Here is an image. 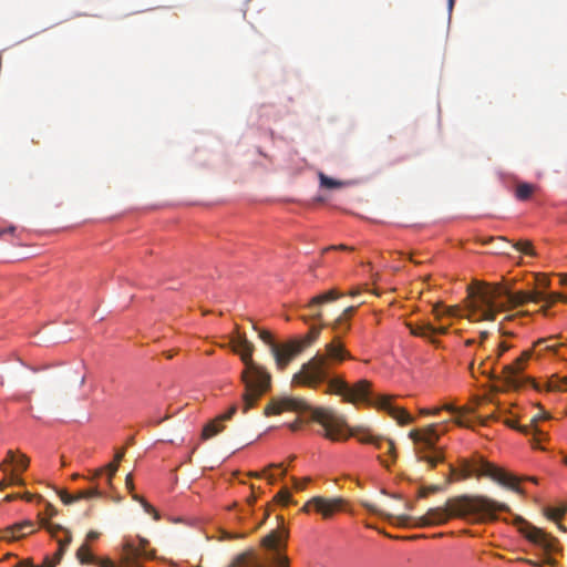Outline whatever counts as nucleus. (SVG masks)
<instances>
[{"label": "nucleus", "mask_w": 567, "mask_h": 567, "mask_svg": "<svg viewBox=\"0 0 567 567\" xmlns=\"http://www.w3.org/2000/svg\"><path fill=\"white\" fill-rule=\"evenodd\" d=\"M231 344L233 350L240 354V359L245 363V370L241 374L245 392L241 399L243 412L247 413L261 395L270 390L271 375L264 367L252 360L254 344L245 334L237 333L231 339Z\"/></svg>", "instance_id": "nucleus-5"}, {"label": "nucleus", "mask_w": 567, "mask_h": 567, "mask_svg": "<svg viewBox=\"0 0 567 567\" xmlns=\"http://www.w3.org/2000/svg\"><path fill=\"white\" fill-rule=\"evenodd\" d=\"M351 328V324L349 321H344L339 330V332L341 333L342 338H344V336L348 333V331L350 330ZM342 341H344V339H342Z\"/></svg>", "instance_id": "nucleus-48"}, {"label": "nucleus", "mask_w": 567, "mask_h": 567, "mask_svg": "<svg viewBox=\"0 0 567 567\" xmlns=\"http://www.w3.org/2000/svg\"><path fill=\"white\" fill-rule=\"evenodd\" d=\"M440 411H441L440 408H435V409H421L420 413L423 414V415H437L440 413Z\"/></svg>", "instance_id": "nucleus-46"}, {"label": "nucleus", "mask_w": 567, "mask_h": 567, "mask_svg": "<svg viewBox=\"0 0 567 567\" xmlns=\"http://www.w3.org/2000/svg\"><path fill=\"white\" fill-rule=\"evenodd\" d=\"M42 526L49 532L51 537L58 543V539H62L63 537H60L59 534L63 533L65 535V532L68 530L63 526L59 524H49V523H42Z\"/></svg>", "instance_id": "nucleus-27"}, {"label": "nucleus", "mask_w": 567, "mask_h": 567, "mask_svg": "<svg viewBox=\"0 0 567 567\" xmlns=\"http://www.w3.org/2000/svg\"><path fill=\"white\" fill-rule=\"evenodd\" d=\"M99 533L95 532V530H90L87 534H86V540L87 542H92V540H95L97 537H99Z\"/></svg>", "instance_id": "nucleus-54"}, {"label": "nucleus", "mask_w": 567, "mask_h": 567, "mask_svg": "<svg viewBox=\"0 0 567 567\" xmlns=\"http://www.w3.org/2000/svg\"><path fill=\"white\" fill-rule=\"evenodd\" d=\"M371 383L367 380L358 381L353 386L349 385L348 402L355 403L358 401H370Z\"/></svg>", "instance_id": "nucleus-17"}, {"label": "nucleus", "mask_w": 567, "mask_h": 567, "mask_svg": "<svg viewBox=\"0 0 567 567\" xmlns=\"http://www.w3.org/2000/svg\"><path fill=\"white\" fill-rule=\"evenodd\" d=\"M292 481H293L295 488L302 491L306 487V485L308 484V482H310V477H305L302 481H300L296 477H292Z\"/></svg>", "instance_id": "nucleus-42"}, {"label": "nucleus", "mask_w": 567, "mask_h": 567, "mask_svg": "<svg viewBox=\"0 0 567 567\" xmlns=\"http://www.w3.org/2000/svg\"><path fill=\"white\" fill-rule=\"evenodd\" d=\"M332 249H338V250H352L353 248L352 247H349L347 245H338V246H329L327 248L323 249V252L326 251H329V250H332Z\"/></svg>", "instance_id": "nucleus-47"}, {"label": "nucleus", "mask_w": 567, "mask_h": 567, "mask_svg": "<svg viewBox=\"0 0 567 567\" xmlns=\"http://www.w3.org/2000/svg\"><path fill=\"white\" fill-rule=\"evenodd\" d=\"M564 383H565L564 385H555V388L567 391V378L564 379Z\"/></svg>", "instance_id": "nucleus-62"}, {"label": "nucleus", "mask_w": 567, "mask_h": 567, "mask_svg": "<svg viewBox=\"0 0 567 567\" xmlns=\"http://www.w3.org/2000/svg\"><path fill=\"white\" fill-rule=\"evenodd\" d=\"M343 293L337 288H332L322 293L312 297L306 305V308L310 311L309 318L313 320H322V307L327 303L338 300Z\"/></svg>", "instance_id": "nucleus-12"}, {"label": "nucleus", "mask_w": 567, "mask_h": 567, "mask_svg": "<svg viewBox=\"0 0 567 567\" xmlns=\"http://www.w3.org/2000/svg\"><path fill=\"white\" fill-rule=\"evenodd\" d=\"M357 310V307L355 306H349L347 307L342 312L341 315H339L331 323H329L328 326L331 328L333 334L331 337V339H334L336 337H339L340 340H342V336L341 333L339 332L342 323L344 321H349L350 318L353 316V313L355 312ZM342 343H346L344 341H341Z\"/></svg>", "instance_id": "nucleus-19"}, {"label": "nucleus", "mask_w": 567, "mask_h": 567, "mask_svg": "<svg viewBox=\"0 0 567 567\" xmlns=\"http://www.w3.org/2000/svg\"><path fill=\"white\" fill-rule=\"evenodd\" d=\"M29 458L21 454L19 457L17 456L14 465V470L11 473H16L20 476V472H24L29 466Z\"/></svg>", "instance_id": "nucleus-30"}, {"label": "nucleus", "mask_w": 567, "mask_h": 567, "mask_svg": "<svg viewBox=\"0 0 567 567\" xmlns=\"http://www.w3.org/2000/svg\"><path fill=\"white\" fill-rule=\"evenodd\" d=\"M447 327H434L432 326V330H429V341L435 346H439V341L433 338L434 334H445L447 333Z\"/></svg>", "instance_id": "nucleus-34"}, {"label": "nucleus", "mask_w": 567, "mask_h": 567, "mask_svg": "<svg viewBox=\"0 0 567 567\" xmlns=\"http://www.w3.org/2000/svg\"><path fill=\"white\" fill-rule=\"evenodd\" d=\"M447 430L445 423H433L422 429H413L409 433V437L419 445H423L416 451L417 460L426 462L434 468L444 458L441 450L435 445L440 436Z\"/></svg>", "instance_id": "nucleus-7"}, {"label": "nucleus", "mask_w": 567, "mask_h": 567, "mask_svg": "<svg viewBox=\"0 0 567 567\" xmlns=\"http://www.w3.org/2000/svg\"><path fill=\"white\" fill-rule=\"evenodd\" d=\"M237 410V404H233L225 413L220 414L215 420L207 423L203 429L202 437L204 440H208L220 433L224 430L223 422L230 420L236 414Z\"/></svg>", "instance_id": "nucleus-14"}, {"label": "nucleus", "mask_w": 567, "mask_h": 567, "mask_svg": "<svg viewBox=\"0 0 567 567\" xmlns=\"http://www.w3.org/2000/svg\"><path fill=\"white\" fill-rule=\"evenodd\" d=\"M441 410H446L450 412H456V409L453 405L446 404L443 408H440Z\"/></svg>", "instance_id": "nucleus-61"}, {"label": "nucleus", "mask_w": 567, "mask_h": 567, "mask_svg": "<svg viewBox=\"0 0 567 567\" xmlns=\"http://www.w3.org/2000/svg\"><path fill=\"white\" fill-rule=\"evenodd\" d=\"M289 429H290L291 431H298V430L300 429V423H299V421H295V422L290 423V424H289Z\"/></svg>", "instance_id": "nucleus-59"}, {"label": "nucleus", "mask_w": 567, "mask_h": 567, "mask_svg": "<svg viewBox=\"0 0 567 567\" xmlns=\"http://www.w3.org/2000/svg\"><path fill=\"white\" fill-rule=\"evenodd\" d=\"M16 231V227L14 226H9L7 228H0V238L4 235V234H14Z\"/></svg>", "instance_id": "nucleus-53"}, {"label": "nucleus", "mask_w": 567, "mask_h": 567, "mask_svg": "<svg viewBox=\"0 0 567 567\" xmlns=\"http://www.w3.org/2000/svg\"><path fill=\"white\" fill-rule=\"evenodd\" d=\"M488 336H489L488 331H482V332L480 333V339H478V341H477V343H478V346H480V347H483V344H484V342L487 340Z\"/></svg>", "instance_id": "nucleus-51"}, {"label": "nucleus", "mask_w": 567, "mask_h": 567, "mask_svg": "<svg viewBox=\"0 0 567 567\" xmlns=\"http://www.w3.org/2000/svg\"><path fill=\"white\" fill-rule=\"evenodd\" d=\"M344 504L343 498H326L321 496H315L309 499L301 511L309 513L311 509L321 514L323 518H330L336 512L340 511Z\"/></svg>", "instance_id": "nucleus-10"}, {"label": "nucleus", "mask_w": 567, "mask_h": 567, "mask_svg": "<svg viewBox=\"0 0 567 567\" xmlns=\"http://www.w3.org/2000/svg\"><path fill=\"white\" fill-rule=\"evenodd\" d=\"M511 344L503 341L497 344L495 361H497L506 351L511 349Z\"/></svg>", "instance_id": "nucleus-40"}, {"label": "nucleus", "mask_w": 567, "mask_h": 567, "mask_svg": "<svg viewBox=\"0 0 567 567\" xmlns=\"http://www.w3.org/2000/svg\"><path fill=\"white\" fill-rule=\"evenodd\" d=\"M59 495H60V498H61V501L63 502V504H65V505H70V504H72V503H74V498H73V495H72V494H69V493H68V492H65V491H61V492L59 493Z\"/></svg>", "instance_id": "nucleus-43"}, {"label": "nucleus", "mask_w": 567, "mask_h": 567, "mask_svg": "<svg viewBox=\"0 0 567 567\" xmlns=\"http://www.w3.org/2000/svg\"><path fill=\"white\" fill-rule=\"evenodd\" d=\"M270 352L275 359L277 369L285 370L287 365L302 352V349L295 339H291L285 343L272 346Z\"/></svg>", "instance_id": "nucleus-11"}, {"label": "nucleus", "mask_w": 567, "mask_h": 567, "mask_svg": "<svg viewBox=\"0 0 567 567\" xmlns=\"http://www.w3.org/2000/svg\"><path fill=\"white\" fill-rule=\"evenodd\" d=\"M102 492L97 487H91L87 489H82L73 494L74 502H78L80 499H89L93 497H101Z\"/></svg>", "instance_id": "nucleus-24"}, {"label": "nucleus", "mask_w": 567, "mask_h": 567, "mask_svg": "<svg viewBox=\"0 0 567 567\" xmlns=\"http://www.w3.org/2000/svg\"><path fill=\"white\" fill-rule=\"evenodd\" d=\"M365 507L380 516L385 517L392 524L398 526H431L446 523L451 517L475 516L480 520L495 519L496 512H508L509 507L504 503H498L486 496L463 495L446 501L442 507L430 508L423 516L413 517L410 515H391L377 508V506L367 504Z\"/></svg>", "instance_id": "nucleus-2"}, {"label": "nucleus", "mask_w": 567, "mask_h": 567, "mask_svg": "<svg viewBox=\"0 0 567 567\" xmlns=\"http://www.w3.org/2000/svg\"><path fill=\"white\" fill-rule=\"evenodd\" d=\"M47 512L50 517L56 514V509L49 503L47 504Z\"/></svg>", "instance_id": "nucleus-57"}, {"label": "nucleus", "mask_w": 567, "mask_h": 567, "mask_svg": "<svg viewBox=\"0 0 567 567\" xmlns=\"http://www.w3.org/2000/svg\"><path fill=\"white\" fill-rule=\"evenodd\" d=\"M455 423L460 426L470 427V424L463 417H457L455 420Z\"/></svg>", "instance_id": "nucleus-58"}, {"label": "nucleus", "mask_w": 567, "mask_h": 567, "mask_svg": "<svg viewBox=\"0 0 567 567\" xmlns=\"http://www.w3.org/2000/svg\"><path fill=\"white\" fill-rule=\"evenodd\" d=\"M288 530L278 528L266 535L261 545L268 550V560L274 567H289V558L285 554L287 547ZM254 567H267L264 564H255Z\"/></svg>", "instance_id": "nucleus-8"}, {"label": "nucleus", "mask_w": 567, "mask_h": 567, "mask_svg": "<svg viewBox=\"0 0 567 567\" xmlns=\"http://www.w3.org/2000/svg\"><path fill=\"white\" fill-rule=\"evenodd\" d=\"M379 406L385 410L401 425L410 424L414 421L413 416L404 409L393 405L388 396L380 398Z\"/></svg>", "instance_id": "nucleus-15"}, {"label": "nucleus", "mask_w": 567, "mask_h": 567, "mask_svg": "<svg viewBox=\"0 0 567 567\" xmlns=\"http://www.w3.org/2000/svg\"><path fill=\"white\" fill-rule=\"evenodd\" d=\"M125 485H126V488L130 491V492H133L134 489V483H133V475L130 473L126 475V478H125Z\"/></svg>", "instance_id": "nucleus-50"}, {"label": "nucleus", "mask_w": 567, "mask_h": 567, "mask_svg": "<svg viewBox=\"0 0 567 567\" xmlns=\"http://www.w3.org/2000/svg\"><path fill=\"white\" fill-rule=\"evenodd\" d=\"M75 381L78 382V386L82 388L84 382H85V377L84 375H80V377L76 378Z\"/></svg>", "instance_id": "nucleus-60"}, {"label": "nucleus", "mask_w": 567, "mask_h": 567, "mask_svg": "<svg viewBox=\"0 0 567 567\" xmlns=\"http://www.w3.org/2000/svg\"><path fill=\"white\" fill-rule=\"evenodd\" d=\"M34 532V524L31 520H23L20 523H16L11 526L6 527L1 533V538L14 540L20 537L27 536Z\"/></svg>", "instance_id": "nucleus-16"}, {"label": "nucleus", "mask_w": 567, "mask_h": 567, "mask_svg": "<svg viewBox=\"0 0 567 567\" xmlns=\"http://www.w3.org/2000/svg\"><path fill=\"white\" fill-rule=\"evenodd\" d=\"M291 494L287 488L281 489L275 496V499L284 505H287L290 502Z\"/></svg>", "instance_id": "nucleus-36"}, {"label": "nucleus", "mask_w": 567, "mask_h": 567, "mask_svg": "<svg viewBox=\"0 0 567 567\" xmlns=\"http://www.w3.org/2000/svg\"><path fill=\"white\" fill-rule=\"evenodd\" d=\"M322 326H312L310 327L309 331L300 339H295L299 346H301L302 351L310 347L312 343H315L320 333H321Z\"/></svg>", "instance_id": "nucleus-20"}, {"label": "nucleus", "mask_w": 567, "mask_h": 567, "mask_svg": "<svg viewBox=\"0 0 567 567\" xmlns=\"http://www.w3.org/2000/svg\"><path fill=\"white\" fill-rule=\"evenodd\" d=\"M532 354L533 350H526L522 352V354L513 363L503 367V379L509 386L516 388L519 385L518 375L525 369V365L530 359Z\"/></svg>", "instance_id": "nucleus-13"}, {"label": "nucleus", "mask_w": 567, "mask_h": 567, "mask_svg": "<svg viewBox=\"0 0 567 567\" xmlns=\"http://www.w3.org/2000/svg\"><path fill=\"white\" fill-rule=\"evenodd\" d=\"M560 277H561V282L564 285H567V275H561Z\"/></svg>", "instance_id": "nucleus-64"}, {"label": "nucleus", "mask_w": 567, "mask_h": 567, "mask_svg": "<svg viewBox=\"0 0 567 567\" xmlns=\"http://www.w3.org/2000/svg\"><path fill=\"white\" fill-rule=\"evenodd\" d=\"M539 295H542V299H540V302H545L547 305V307L554 305L555 302L559 301V300H563L564 297L558 293V292H550V293H545L543 291H538Z\"/></svg>", "instance_id": "nucleus-31"}, {"label": "nucleus", "mask_w": 567, "mask_h": 567, "mask_svg": "<svg viewBox=\"0 0 567 567\" xmlns=\"http://www.w3.org/2000/svg\"><path fill=\"white\" fill-rule=\"evenodd\" d=\"M506 424L512 427V429H516L518 431H520L522 433H525V434H528L532 429H533V425L532 424H527V425H517L516 422L514 421H507Z\"/></svg>", "instance_id": "nucleus-38"}, {"label": "nucleus", "mask_w": 567, "mask_h": 567, "mask_svg": "<svg viewBox=\"0 0 567 567\" xmlns=\"http://www.w3.org/2000/svg\"><path fill=\"white\" fill-rule=\"evenodd\" d=\"M133 498L135 501L140 502L142 504V506H143V508L145 509V512L148 513V514H152L154 519H158L159 518V515H158L157 511L150 503H147L143 497L134 494Z\"/></svg>", "instance_id": "nucleus-32"}, {"label": "nucleus", "mask_w": 567, "mask_h": 567, "mask_svg": "<svg viewBox=\"0 0 567 567\" xmlns=\"http://www.w3.org/2000/svg\"><path fill=\"white\" fill-rule=\"evenodd\" d=\"M512 247L515 248L517 251L525 254L527 256L536 255L533 244L529 240H519V241L513 244Z\"/></svg>", "instance_id": "nucleus-26"}, {"label": "nucleus", "mask_w": 567, "mask_h": 567, "mask_svg": "<svg viewBox=\"0 0 567 567\" xmlns=\"http://www.w3.org/2000/svg\"><path fill=\"white\" fill-rule=\"evenodd\" d=\"M22 495L20 494H8L6 497H4V501L6 502H12L14 499H18V498H21Z\"/></svg>", "instance_id": "nucleus-56"}, {"label": "nucleus", "mask_w": 567, "mask_h": 567, "mask_svg": "<svg viewBox=\"0 0 567 567\" xmlns=\"http://www.w3.org/2000/svg\"><path fill=\"white\" fill-rule=\"evenodd\" d=\"M124 455H125V450H124V449H121V450H118V451L115 453V455H114V460H113V461H115L116 463H118V464H120V462L123 460Z\"/></svg>", "instance_id": "nucleus-52"}, {"label": "nucleus", "mask_w": 567, "mask_h": 567, "mask_svg": "<svg viewBox=\"0 0 567 567\" xmlns=\"http://www.w3.org/2000/svg\"><path fill=\"white\" fill-rule=\"evenodd\" d=\"M99 567H114V564L110 559H102L99 561Z\"/></svg>", "instance_id": "nucleus-55"}, {"label": "nucleus", "mask_w": 567, "mask_h": 567, "mask_svg": "<svg viewBox=\"0 0 567 567\" xmlns=\"http://www.w3.org/2000/svg\"><path fill=\"white\" fill-rule=\"evenodd\" d=\"M470 296L472 301L466 317L472 321H494L498 312L525 305L528 301L540 302L543 298L538 291L512 293L501 285L481 287Z\"/></svg>", "instance_id": "nucleus-4"}, {"label": "nucleus", "mask_w": 567, "mask_h": 567, "mask_svg": "<svg viewBox=\"0 0 567 567\" xmlns=\"http://www.w3.org/2000/svg\"><path fill=\"white\" fill-rule=\"evenodd\" d=\"M16 458H17L16 453L13 451L9 450L7 452V456H6L4 461L0 464V470L6 473L7 472L6 466L9 464L13 465L16 463Z\"/></svg>", "instance_id": "nucleus-35"}, {"label": "nucleus", "mask_w": 567, "mask_h": 567, "mask_svg": "<svg viewBox=\"0 0 567 567\" xmlns=\"http://www.w3.org/2000/svg\"><path fill=\"white\" fill-rule=\"evenodd\" d=\"M9 485H24V481L16 473H10L8 477L0 482V491Z\"/></svg>", "instance_id": "nucleus-29"}, {"label": "nucleus", "mask_w": 567, "mask_h": 567, "mask_svg": "<svg viewBox=\"0 0 567 567\" xmlns=\"http://www.w3.org/2000/svg\"><path fill=\"white\" fill-rule=\"evenodd\" d=\"M353 359L346 343H342L340 338L336 337L330 339L321 351H318L307 362L302 363L300 370L292 375L291 383L310 389L327 383V392L341 395L348 402L349 384L342 378H331V374L336 367Z\"/></svg>", "instance_id": "nucleus-3"}, {"label": "nucleus", "mask_w": 567, "mask_h": 567, "mask_svg": "<svg viewBox=\"0 0 567 567\" xmlns=\"http://www.w3.org/2000/svg\"><path fill=\"white\" fill-rule=\"evenodd\" d=\"M437 491V486H431L429 488H422L419 492V497H426L429 493Z\"/></svg>", "instance_id": "nucleus-49"}, {"label": "nucleus", "mask_w": 567, "mask_h": 567, "mask_svg": "<svg viewBox=\"0 0 567 567\" xmlns=\"http://www.w3.org/2000/svg\"><path fill=\"white\" fill-rule=\"evenodd\" d=\"M518 520L522 524L519 532L532 544L543 549L547 555L557 550L558 542L555 537L546 533L544 529L525 522L520 517Z\"/></svg>", "instance_id": "nucleus-9"}, {"label": "nucleus", "mask_w": 567, "mask_h": 567, "mask_svg": "<svg viewBox=\"0 0 567 567\" xmlns=\"http://www.w3.org/2000/svg\"><path fill=\"white\" fill-rule=\"evenodd\" d=\"M566 507H549L547 508L546 515L550 519L558 520L566 514Z\"/></svg>", "instance_id": "nucleus-33"}, {"label": "nucleus", "mask_w": 567, "mask_h": 567, "mask_svg": "<svg viewBox=\"0 0 567 567\" xmlns=\"http://www.w3.org/2000/svg\"><path fill=\"white\" fill-rule=\"evenodd\" d=\"M433 311L437 319H440L443 315H446L450 317H463L462 310L457 306L447 307L444 309L443 312H441L440 308L436 306V307H434Z\"/></svg>", "instance_id": "nucleus-28"}, {"label": "nucleus", "mask_w": 567, "mask_h": 567, "mask_svg": "<svg viewBox=\"0 0 567 567\" xmlns=\"http://www.w3.org/2000/svg\"><path fill=\"white\" fill-rule=\"evenodd\" d=\"M475 343H476V340H475V339H467V340L465 341V346H467V347L473 346V344H475Z\"/></svg>", "instance_id": "nucleus-63"}, {"label": "nucleus", "mask_w": 567, "mask_h": 567, "mask_svg": "<svg viewBox=\"0 0 567 567\" xmlns=\"http://www.w3.org/2000/svg\"><path fill=\"white\" fill-rule=\"evenodd\" d=\"M72 543V533L70 530L65 532V536L62 539H58V549L53 554V556L47 555L44 557V561L47 567H55L62 559L63 555L68 550L70 544Z\"/></svg>", "instance_id": "nucleus-18"}, {"label": "nucleus", "mask_w": 567, "mask_h": 567, "mask_svg": "<svg viewBox=\"0 0 567 567\" xmlns=\"http://www.w3.org/2000/svg\"><path fill=\"white\" fill-rule=\"evenodd\" d=\"M535 192V186L528 183H519L515 189V196L518 200H527Z\"/></svg>", "instance_id": "nucleus-22"}, {"label": "nucleus", "mask_w": 567, "mask_h": 567, "mask_svg": "<svg viewBox=\"0 0 567 567\" xmlns=\"http://www.w3.org/2000/svg\"><path fill=\"white\" fill-rule=\"evenodd\" d=\"M106 470L109 472V475H107V483L111 484L112 482V477L115 475V473L117 472L118 470V463H116L115 461L109 463L106 465Z\"/></svg>", "instance_id": "nucleus-41"}, {"label": "nucleus", "mask_w": 567, "mask_h": 567, "mask_svg": "<svg viewBox=\"0 0 567 567\" xmlns=\"http://www.w3.org/2000/svg\"><path fill=\"white\" fill-rule=\"evenodd\" d=\"M75 556H76V559L82 565L92 564L95 560V558L91 554L90 547H89V545L86 543L82 544L78 548Z\"/></svg>", "instance_id": "nucleus-23"}, {"label": "nucleus", "mask_w": 567, "mask_h": 567, "mask_svg": "<svg viewBox=\"0 0 567 567\" xmlns=\"http://www.w3.org/2000/svg\"><path fill=\"white\" fill-rule=\"evenodd\" d=\"M259 338L267 344L269 346V349L271 350V347L272 346H277L278 343H276L274 341V338L271 336V333L267 330H260L259 331Z\"/></svg>", "instance_id": "nucleus-37"}, {"label": "nucleus", "mask_w": 567, "mask_h": 567, "mask_svg": "<svg viewBox=\"0 0 567 567\" xmlns=\"http://www.w3.org/2000/svg\"><path fill=\"white\" fill-rule=\"evenodd\" d=\"M311 410L312 421L319 423L324 429V436L331 441H338L354 436L363 444H372L375 449L383 451L388 456L386 458L382 455H378L380 463L386 468L396 460V451L394 442L390 439H384L372 434L368 430L363 429H349L348 434L343 435V431L347 427L346 421L342 416L338 415L331 409L317 408L311 409L309 403L300 398L292 396H279L272 398L265 406L264 414L266 416L278 415L285 411L303 412Z\"/></svg>", "instance_id": "nucleus-1"}, {"label": "nucleus", "mask_w": 567, "mask_h": 567, "mask_svg": "<svg viewBox=\"0 0 567 567\" xmlns=\"http://www.w3.org/2000/svg\"><path fill=\"white\" fill-rule=\"evenodd\" d=\"M248 556L246 554L238 555L228 567H245Z\"/></svg>", "instance_id": "nucleus-39"}, {"label": "nucleus", "mask_w": 567, "mask_h": 567, "mask_svg": "<svg viewBox=\"0 0 567 567\" xmlns=\"http://www.w3.org/2000/svg\"><path fill=\"white\" fill-rule=\"evenodd\" d=\"M14 567H47V564L43 560V563L41 565H34L31 560L25 559V560L19 561Z\"/></svg>", "instance_id": "nucleus-45"}, {"label": "nucleus", "mask_w": 567, "mask_h": 567, "mask_svg": "<svg viewBox=\"0 0 567 567\" xmlns=\"http://www.w3.org/2000/svg\"><path fill=\"white\" fill-rule=\"evenodd\" d=\"M405 326L409 328L412 336L429 340V330H432L430 322H422L420 324L406 322Z\"/></svg>", "instance_id": "nucleus-21"}, {"label": "nucleus", "mask_w": 567, "mask_h": 567, "mask_svg": "<svg viewBox=\"0 0 567 567\" xmlns=\"http://www.w3.org/2000/svg\"><path fill=\"white\" fill-rule=\"evenodd\" d=\"M450 473L451 476H457L461 480H466L474 475L486 476L512 491L522 492L518 486V480L515 476L483 458L474 462L462 460L458 468L450 466Z\"/></svg>", "instance_id": "nucleus-6"}, {"label": "nucleus", "mask_w": 567, "mask_h": 567, "mask_svg": "<svg viewBox=\"0 0 567 567\" xmlns=\"http://www.w3.org/2000/svg\"><path fill=\"white\" fill-rule=\"evenodd\" d=\"M491 359H492V357H491V355H487V357H486V359H485V360H483V361L480 363V367H478V368H480V370H481V372H482L483 374H487V375H489L491 378H493V377H492V371H493V369H492V368H491V369H486V363H487V361H489Z\"/></svg>", "instance_id": "nucleus-44"}, {"label": "nucleus", "mask_w": 567, "mask_h": 567, "mask_svg": "<svg viewBox=\"0 0 567 567\" xmlns=\"http://www.w3.org/2000/svg\"><path fill=\"white\" fill-rule=\"evenodd\" d=\"M319 181H320V186L328 188V189L340 188L344 184L343 182L333 179V178L324 175L323 173H319Z\"/></svg>", "instance_id": "nucleus-25"}]
</instances>
